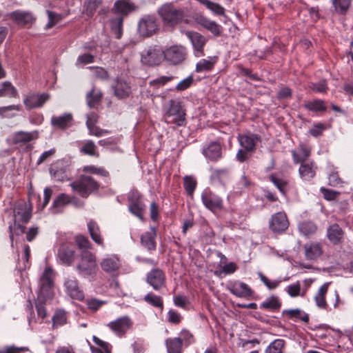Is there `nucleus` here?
Returning <instances> with one entry per match:
<instances>
[{
  "instance_id": "obj_49",
  "label": "nucleus",
  "mask_w": 353,
  "mask_h": 353,
  "mask_svg": "<svg viewBox=\"0 0 353 353\" xmlns=\"http://www.w3.org/2000/svg\"><path fill=\"white\" fill-rule=\"evenodd\" d=\"M299 230L305 236H310L316 233L317 225L311 221H304L299 223Z\"/></svg>"
},
{
  "instance_id": "obj_20",
  "label": "nucleus",
  "mask_w": 353,
  "mask_h": 353,
  "mask_svg": "<svg viewBox=\"0 0 353 353\" xmlns=\"http://www.w3.org/2000/svg\"><path fill=\"white\" fill-rule=\"evenodd\" d=\"M137 9L138 6L129 0H117L112 8V12L114 14H118V17H122L123 19L124 17L128 16Z\"/></svg>"
},
{
  "instance_id": "obj_46",
  "label": "nucleus",
  "mask_w": 353,
  "mask_h": 353,
  "mask_svg": "<svg viewBox=\"0 0 353 353\" xmlns=\"http://www.w3.org/2000/svg\"><path fill=\"white\" fill-rule=\"evenodd\" d=\"M285 345L284 339H276L266 347L265 353H283Z\"/></svg>"
},
{
  "instance_id": "obj_36",
  "label": "nucleus",
  "mask_w": 353,
  "mask_h": 353,
  "mask_svg": "<svg viewBox=\"0 0 353 353\" xmlns=\"http://www.w3.org/2000/svg\"><path fill=\"white\" fill-rule=\"evenodd\" d=\"M282 314L286 315L289 319L294 321L299 320L305 323H308L310 321L308 314L299 308L284 310L282 312Z\"/></svg>"
},
{
  "instance_id": "obj_54",
  "label": "nucleus",
  "mask_w": 353,
  "mask_h": 353,
  "mask_svg": "<svg viewBox=\"0 0 353 353\" xmlns=\"http://www.w3.org/2000/svg\"><path fill=\"white\" fill-rule=\"evenodd\" d=\"M79 151L81 154L88 156H94L97 157L99 156L97 151V146L94 142L92 140L86 141L79 149Z\"/></svg>"
},
{
  "instance_id": "obj_43",
  "label": "nucleus",
  "mask_w": 353,
  "mask_h": 353,
  "mask_svg": "<svg viewBox=\"0 0 353 353\" xmlns=\"http://www.w3.org/2000/svg\"><path fill=\"white\" fill-rule=\"evenodd\" d=\"M167 353H183L182 342L177 337L168 338L165 341Z\"/></svg>"
},
{
  "instance_id": "obj_55",
  "label": "nucleus",
  "mask_w": 353,
  "mask_h": 353,
  "mask_svg": "<svg viewBox=\"0 0 353 353\" xmlns=\"http://www.w3.org/2000/svg\"><path fill=\"white\" fill-rule=\"evenodd\" d=\"M211 60H208L203 59L199 62H198L196 65L195 71L196 72H201L203 71H211L216 63V59H213V58L210 57Z\"/></svg>"
},
{
  "instance_id": "obj_18",
  "label": "nucleus",
  "mask_w": 353,
  "mask_h": 353,
  "mask_svg": "<svg viewBox=\"0 0 353 353\" xmlns=\"http://www.w3.org/2000/svg\"><path fill=\"white\" fill-rule=\"evenodd\" d=\"M230 292L239 298L249 299L253 294V290L245 283L235 281L228 287Z\"/></svg>"
},
{
  "instance_id": "obj_14",
  "label": "nucleus",
  "mask_w": 353,
  "mask_h": 353,
  "mask_svg": "<svg viewBox=\"0 0 353 353\" xmlns=\"http://www.w3.org/2000/svg\"><path fill=\"white\" fill-rule=\"evenodd\" d=\"M49 98L50 95L48 93H42L41 94L30 93L25 97L23 103L26 110H30L43 107Z\"/></svg>"
},
{
  "instance_id": "obj_41",
  "label": "nucleus",
  "mask_w": 353,
  "mask_h": 353,
  "mask_svg": "<svg viewBox=\"0 0 353 353\" xmlns=\"http://www.w3.org/2000/svg\"><path fill=\"white\" fill-rule=\"evenodd\" d=\"M110 30L114 37L117 39L123 35V19L122 17H116L110 20Z\"/></svg>"
},
{
  "instance_id": "obj_16",
  "label": "nucleus",
  "mask_w": 353,
  "mask_h": 353,
  "mask_svg": "<svg viewBox=\"0 0 353 353\" xmlns=\"http://www.w3.org/2000/svg\"><path fill=\"white\" fill-rule=\"evenodd\" d=\"M345 232L336 223H332L327 228L326 236L334 245H342L345 242Z\"/></svg>"
},
{
  "instance_id": "obj_42",
  "label": "nucleus",
  "mask_w": 353,
  "mask_h": 353,
  "mask_svg": "<svg viewBox=\"0 0 353 353\" xmlns=\"http://www.w3.org/2000/svg\"><path fill=\"white\" fill-rule=\"evenodd\" d=\"M353 0H331L334 11L339 15H345L352 6Z\"/></svg>"
},
{
  "instance_id": "obj_30",
  "label": "nucleus",
  "mask_w": 353,
  "mask_h": 353,
  "mask_svg": "<svg viewBox=\"0 0 353 353\" xmlns=\"http://www.w3.org/2000/svg\"><path fill=\"white\" fill-rule=\"evenodd\" d=\"M303 108L307 111L314 113H324L327 110L325 101L321 99H315L305 101L303 104Z\"/></svg>"
},
{
  "instance_id": "obj_17",
  "label": "nucleus",
  "mask_w": 353,
  "mask_h": 353,
  "mask_svg": "<svg viewBox=\"0 0 353 353\" xmlns=\"http://www.w3.org/2000/svg\"><path fill=\"white\" fill-rule=\"evenodd\" d=\"M8 16L15 24L23 27L32 25L36 20L30 12L19 10L11 12Z\"/></svg>"
},
{
  "instance_id": "obj_61",
  "label": "nucleus",
  "mask_w": 353,
  "mask_h": 353,
  "mask_svg": "<svg viewBox=\"0 0 353 353\" xmlns=\"http://www.w3.org/2000/svg\"><path fill=\"white\" fill-rule=\"evenodd\" d=\"M327 125L321 122L314 123L309 130V134L313 137L318 138L323 135V132L327 130Z\"/></svg>"
},
{
  "instance_id": "obj_11",
  "label": "nucleus",
  "mask_w": 353,
  "mask_h": 353,
  "mask_svg": "<svg viewBox=\"0 0 353 353\" xmlns=\"http://www.w3.org/2000/svg\"><path fill=\"white\" fill-rule=\"evenodd\" d=\"M132 325L133 323L130 318L128 316H123L110 322L107 326L118 336L123 337L127 331L132 327Z\"/></svg>"
},
{
  "instance_id": "obj_12",
  "label": "nucleus",
  "mask_w": 353,
  "mask_h": 353,
  "mask_svg": "<svg viewBox=\"0 0 353 353\" xmlns=\"http://www.w3.org/2000/svg\"><path fill=\"white\" fill-rule=\"evenodd\" d=\"M203 155L209 161L216 163L223 157V148L219 141H211L202 150Z\"/></svg>"
},
{
  "instance_id": "obj_22",
  "label": "nucleus",
  "mask_w": 353,
  "mask_h": 353,
  "mask_svg": "<svg viewBox=\"0 0 353 353\" xmlns=\"http://www.w3.org/2000/svg\"><path fill=\"white\" fill-rule=\"evenodd\" d=\"M32 205L28 208L26 203H20L14 206V221L22 224L28 223L32 218Z\"/></svg>"
},
{
  "instance_id": "obj_7",
  "label": "nucleus",
  "mask_w": 353,
  "mask_h": 353,
  "mask_svg": "<svg viewBox=\"0 0 353 353\" xmlns=\"http://www.w3.org/2000/svg\"><path fill=\"white\" fill-rule=\"evenodd\" d=\"M137 30L142 37H150L159 30L157 17L154 15H145L138 23Z\"/></svg>"
},
{
  "instance_id": "obj_39",
  "label": "nucleus",
  "mask_w": 353,
  "mask_h": 353,
  "mask_svg": "<svg viewBox=\"0 0 353 353\" xmlns=\"http://www.w3.org/2000/svg\"><path fill=\"white\" fill-rule=\"evenodd\" d=\"M69 195L65 193L59 194L53 201L50 208L52 213L57 214L62 212L63 208L69 204Z\"/></svg>"
},
{
  "instance_id": "obj_21",
  "label": "nucleus",
  "mask_w": 353,
  "mask_h": 353,
  "mask_svg": "<svg viewBox=\"0 0 353 353\" xmlns=\"http://www.w3.org/2000/svg\"><path fill=\"white\" fill-rule=\"evenodd\" d=\"M150 230L143 232L140 237L141 244L149 252L157 249L156 238L157 236V226H150Z\"/></svg>"
},
{
  "instance_id": "obj_10",
  "label": "nucleus",
  "mask_w": 353,
  "mask_h": 353,
  "mask_svg": "<svg viewBox=\"0 0 353 353\" xmlns=\"http://www.w3.org/2000/svg\"><path fill=\"white\" fill-rule=\"evenodd\" d=\"M290 223L285 212H278L271 216L269 221V229L274 233L280 234L285 232Z\"/></svg>"
},
{
  "instance_id": "obj_32",
  "label": "nucleus",
  "mask_w": 353,
  "mask_h": 353,
  "mask_svg": "<svg viewBox=\"0 0 353 353\" xmlns=\"http://www.w3.org/2000/svg\"><path fill=\"white\" fill-rule=\"evenodd\" d=\"M210 179L213 183H218L223 186L230 179V170L228 168L214 169L212 171Z\"/></svg>"
},
{
  "instance_id": "obj_44",
  "label": "nucleus",
  "mask_w": 353,
  "mask_h": 353,
  "mask_svg": "<svg viewBox=\"0 0 353 353\" xmlns=\"http://www.w3.org/2000/svg\"><path fill=\"white\" fill-rule=\"evenodd\" d=\"M8 97L17 98L19 97L18 91L11 82L6 81L1 84L0 97Z\"/></svg>"
},
{
  "instance_id": "obj_37",
  "label": "nucleus",
  "mask_w": 353,
  "mask_h": 353,
  "mask_svg": "<svg viewBox=\"0 0 353 353\" xmlns=\"http://www.w3.org/2000/svg\"><path fill=\"white\" fill-rule=\"evenodd\" d=\"M68 168L63 165V161H58L52 164L50 168V172L58 180L63 181L67 178V171Z\"/></svg>"
},
{
  "instance_id": "obj_62",
  "label": "nucleus",
  "mask_w": 353,
  "mask_h": 353,
  "mask_svg": "<svg viewBox=\"0 0 353 353\" xmlns=\"http://www.w3.org/2000/svg\"><path fill=\"white\" fill-rule=\"evenodd\" d=\"M83 172H88L93 174H97L100 175L104 177H108L109 176V172L103 168H98L95 165H85L83 168Z\"/></svg>"
},
{
  "instance_id": "obj_2",
  "label": "nucleus",
  "mask_w": 353,
  "mask_h": 353,
  "mask_svg": "<svg viewBox=\"0 0 353 353\" xmlns=\"http://www.w3.org/2000/svg\"><path fill=\"white\" fill-rule=\"evenodd\" d=\"M157 13L160 17L164 27L174 30L180 24L185 17L183 8H176L172 2L165 3L161 6Z\"/></svg>"
},
{
  "instance_id": "obj_33",
  "label": "nucleus",
  "mask_w": 353,
  "mask_h": 353,
  "mask_svg": "<svg viewBox=\"0 0 353 353\" xmlns=\"http://www.w3.org/2000/svg\"><path fill=\"white\" fill-rule=\"evenodd\" d=\"M58 256L63 263L70 265L74 259V250L68 245H62L58 250Z\"/></svg>"
},
{
  "instance_id": "obj_60",
  "label": "nucleus",
  "mask_w": 353,
  "mask_h": 353,
  "mask_svg": "<svg viewBox=\"0 0 353 353\" xmlns=\"http://www.w3.org/2000/svg\"><path fill=\"white\" fill-rule=\"evenodd\" d=\"M52 195V190L49 187H46L44 189V197H43V201L41 204L40 203V201H41L40 195L37 196V202H38L37 203L38 210L41 211L46 207V205L48 204L49 201H50Z\"/></svg>"
},
{
  "instance_id": "obj_34",
  "label": "nucleus",
  "mask_w": 353,
  "mask_h": 353,
  "mask_svg": "<svg viewBox=\"0 0 353 353\" xmlns=\"http://www.w3.org/2000/svg\"><path fill=\"white\" fill-rule=\"evenodd\" d=\"M305 256L307 260H316L322 253V248L319 243H306L303 246Z\"/></svg>"
},
{
  "instance_id": "obj_13",
  "label": "nucleus",
  "mask_w": 353,
  "mask_h": 353,
  "mask_svg": "<svg viewBox=\"0 0 353 353\" xmlns=\"http://www.w3.org/2000/svg\"><path fill=\"white\" fill-rule=\"evenodd\" d=\"M165 274L159 268L152 269L146 275L147 283L157 291L165 286Z\"/></svg>"
},
{
  "instance_id": "obj_51",
  "label": "nucleus",
  "mask_w": 353,
  "mask_h": 353,
  "mask_svg": "<svg viewBox=\"0 0 353 353\" xmlns=\"http://www.w3.org/2000/svg\"><path fill=\"white\" fill-rule=\"evenodd\" d=\"M182 342L184 347H188L195 343V338L193 334L188 329L183 328L177 336Z\"/></svg>"
},
{
  "instance_id": "obj_53",
  "label": "nucleus",
  "mask_w": 353,
  "mask_h": 353,
  "mask_svg": "<svg viewBox=\"0 0 353 353\" xmlns=\"http://www.w3.org/2000/svg\"><path fill=\"white\" fill-rule=\"evenodd\" d=\"M143 300L149 305L160 308L161 310L163 309V301L161 296H157L152 292L148 293L143 298Z\"/></svg>"
},
{
  "instance_id": "obj_40",
  "label": "nucleus",
  "mask_w": 353,
  "mask_h": 353,
  "mask_svg": "<svg viewBox=\"0 0 353 353\" xmlns=\"http://www.w3.org/2000/svg\"><path fill=\"white\" fill-rule=\"evenodd\" d=\"M330 283H325L323 284L319 291L317 294L314 297V300L316 305L321 309H327V303L325 300V296L328 290V288Z\"/></svg>"
},
{
  "instance_id": "obj_24",
  "label": "nucleus",
  "mask_w": 353,
  "mask_h": 353,
  "mask_svg": "<svg viewBox=\"0 0 353 353\" xmlns=\"http://www.w3.org/2000/svg\"><path fill=\"white\" fill-rule=\"evenodd\" d=\"M114 91V95L118 99H125L130 97L132 93V89L130 84L118 78L115 79V84L112 86Z\"/></svg>"
},
{
  "instance_id": "obj_4",
  "label": "nucleus",
  "mask_w": 353,
  "mask_h": 353,
  "mask_svg": "<svg viewBox=\"0 0 353 353\" xmlns=\"http://www.w3.org/2000/svg\"><path fill=\"white\" fill-rule=\"evenodd\" d=\"M76 270L83 278L95 276L97 271L96 256L87 250H82Z\"/></svg>"
},
{
  "instance_id": "obj_48",
  "label": "nucleus",
  "mask_w": 353,
  "mask_h": 353,
  "mask_svg": "<svg viewBox=\"0 0 353 353\" xmlns=\"http://www.w3.org/2000/svg\"><path fill=\"white\" fill-rule=\"evenodd\" d=\"M94 87L86 94V102L89 108H94L95 105L100 103L103 98V94L101 92L97 93Z\"/></svg>"
},
{
  "instance_id": "obj_52",
  "label": "nucleus",
  "mask_w": 353,
  "mask_h": 353,
  "mask_svg": "<svg viewBox=\"0 0 353 353\" xmlns=\"http://www.w3.org/2000/svg\"><path fill=\"white\" fill-rule=\"evenodd\" d=\"M26 226L18 221H14L13 224H10L8 227L9 237L12 244L14 241V236H20L25 232Z\"/></svg>"
},
{
  "instance_id": "obj_5",
  "label": "nucleus",
  "mask_w": 353,
  "mask_h": 353,
  "mask_svg": "<svg viewBox=\"0 0 353 353\" xmlns=\"http://www.w3.org/2000/svg\"><path fill=\"white\" fill-rule=\"evenodd\" d=\"M54 272L50 267H46L39 281L37 299L51 300L54 297Z\"/></svg>"
},
{
  "instance_id": "obj_28",
  "label": "nucleus",
  "mask_w": 353,
  "mask_h": 353,
  "mask_svg": "<svg viewBox=\"0 0 353 353\" xmlns=\"http://www.w3.org/2000/svg\"><path fill=\"white\" fill-rule=\"evenodd\" d=\"M317 167L314 161L305 162L301 164L299 173L300 177L304 181H310L316 175Z\"/></svg>"
},
{
  "instance_id": "obj_8",
  "label": "nucleus",
  "mask_w": 353,
  "mask_h": 353,
  "mask_svg": "<svg viewBox=\"0 0 353 353\" xmlns=\"http://www.w3.org/2000/svg\"><path fill=\"white\" fill-rule=\"evenodd\" d=\"M163 58V50L157 46H150L141 54L142 64L148 67L160 65Z\"/></svg>"
},
{
  "instance_id": "obj_27",
  "label": "nucleus",
  "mask_w": 353,
  "mask_h": 353,
  "mask_svg": "<svg viewBox=\"0 0 353 353\" xmlns=\"http://www.w3.org/2000/svg\"><path fill=\"white\" fill-rule=\"evenodd\" d=\"M269 180L275 185L283 196L285 197L288 196L291 189L290 181L288 179L279 177L277 174H271L269 176Z\"/></svg>"
},
{
  "instance_id": "obj_35",
  "label": "nucleus",
  "mask_w": 353,
  "mask_h": 353,
  "mask_svg": "<svg viewBox=\"0 0 353 353\" xmlns=\"http://www.w3.org/2000/svg\"><path fill=\"white\" fill-rule=\"evenodd\" d=\"M281 305L282 303L279 298L276 295H271L261 303L260 308L271 312H278Z\"/></svg>"
},
{
  "instance_id": "obj_45",
  "label": "nucleus",
  "mask_w": 353,
  "mask_h": 353,
  "mask_svg": "<svg viewBox=\"0 0 353 353\" xmlns=\"http://www.w3.org/2000/svg\"><path fill=\"white\" fill-rule=\"evenodd\" d=\"M52 329H57L67 323L66 312L63 310H57L52 318Z\"/></svg>"
},
{
  "instance_id": "obj_58",
  "label": "nucleus",
  "mask_w": 353,
  "mask_h": 353,
  "mask_svg": "<svg viewBox=\"0 0 353 353\" xmlns=\"http://www.w3.org/2000/svg\"><path fill=\"white\" fill-rule=\"evenodd\" d=\"M101 266L104 272L108 273L114 272L119 269L118 261L112 258L104 259L101 263Z\"/></svg>"
},
{
  "instance_id": "obj_3",
  "label": "nucleus",
  "mask_w": 353,
  "mask_h": 353,
  "mask_svg": "<svg viewBox=\"0 0 353 353\" xmlns=\"http://www.w3.org/2000/svg\"><path fill=\"white\" fill-rule=\"evenodd\" d=\"M73 192H77L82 198H88L92 193H97L100 184L92 176L85 174L80 175L79 178L70 184Z\"/></svg>"
},
{
  "instance_id": "obj_25",
  "label": "nucleus",
  "mask_w": 353,
  "mask_h": 353,
  "mask_svg": "<svg viewBox=\"0 0 353 353\" xmlns=\"http://www.w3.org/2000/svg\"><path fill=\"white\" fill-rule=\"evenodd\" d=\"M186 35L190 40L194 50L200 55H204L203 48L207 42L205 37L194 31H188Z\"/></svg>"
},
{
  "instance_id": "obj_56",
  "label": "nucleus",
  "mask_w": 353,
  "mask_h": 353,
  "mask_svg": "<svg viewBox=\"0 0 353 353\" xmlns=\"http://www.w3.org/2000/svg\"><path fill=\"white\" fill-rule=\"evenodd\" d=\"M128 205H135L143 202V195L137 189L132 188L127 196Z\"/></svg>"
},
{
  "instance_id": "obj_29",
  "label": "nucleus",
  "mask_w": 353,
  "mask_h": 353,
  "mask_svg": "<svg viewBox=\"0 0 353 353\" xmlns=\"http://www.w3.org/2000/svg\"><path fill=\"white\" fill-rule=\"evenodd\" d=\"M37 138L38 132L37 131L33 132L19 131L12 135V141L15 145L26 144Z\"/></svg>"
},
{
  "instance_id": "obj_59",
  "label": "nucleus",
  "mask_w": 353,
  "mask_h": 353,
  "mask_svg": "<svg viewBox=\"0 0 353 353\" xmlns=\"http://www.w3.org/2000/svg\"><path fill=\"white\" fill-rule=\"evenodd\" d=\"M174 79V76H161L157 79L151 80L149 82V85L154 90H158L160 87H162L167 84L168 82L172 81Z\"/></svg>"
},
{
  "instance_id": "obj_64",
  "label": "nucleus",
  "mask_w": 353,
  "mask_h": 353,
  "mask_svg": "<svg viewBox=\"0 0 353 353\" xmlns=\"http://www.w3.org/2000/svg\"><path fill=\"white\" fill-rule=\"evenodd\" d=\"M310 88L314 92L323 94H326L329 89L325 79H321L317 83H312Z\"/></svg>"
},
{
  "instance_id": "obj_26",
  "label": "nucleus",
  "mask_w": 353,
  "mask_h": 353,
  "mask_svg": "<svg viewBox=\"0 0 353 353\" xmlns=\"http://www.w3.org/2000/svg\"><path fill=\"white\" fill-rule=\"evenodd\" d=\"M73 117L71 113H65L61 116H52L51 125L56 129L65 130L72 126Z\"/></svg>"
},
{
  "instance_id": "obj_9",
  "label": "nucleus",
  "mask_w": 353,
  "mask_h": 353,
  "mask_svg": "<svg viewBox=\"0 0 353 353\" xmlns=\"http://www.w3.org/2000/svg\"><path fill=\"white\" fill-rule=\"evenodd\" d=\"M201 201L204 206L213 213L221 211L224 208L222 198L210 190L203 191Z\"/></svg>"
},
{
  "instance_id": "obj_23",
  "label": "nucleus",
  "mask_w": 353,
  "mask_h": 353,
  "mask_svg": "<svg viewBox=\"0 0 353 353\" xmlns=\"http://www.w3.org/2000/svg\"><path fill=\"white\" fill-rule=\"evenodd\" d=\"M67 293L73 299L83 301L84 299V292L80 289L78 280L74 278H68L64 282Z\"/></svg>"
},
{
  "instance_id": "obj_6",
  "label": "nucleus",
  "mask_w": 353,
  "mask_h": 353,
  "mask_svg": "<svg viewBox=\"0 0 353 353\" xmlns=\"http://www.w3.org/2000/svg\"><path fill=\"white\" fill-rule=\"evenodd\" d=\"M164 60L170 65L182 63L186 59V49L181 45H174L163 50Z\"/></svg>"
},
{
  "instance_id": "obj_57",
  "label": "nucleus",
  "mask_w": 353,
  "mask_h": 353,
  "mask_svg": "<svg viewBox=\"0 0 353 353\" xmlns=\"http://www.w3.org/2000/svg\"><path fill=\"white\" fill-rule=\"evenodd\" d=\"M150 217L154 223H157L155 226L159 227V221L161 218L160 214V208L159 204L153 201L150 205Z\"/></svg>"
},
{
  "instance_id": "obj_63",
  "label": "nucleus",
  "mask_w": 353,
  "mask_h": 353,
  "mask_svg": "<svg viewBox=\"0 0 353 353\" xmlns=\"http://www.w3.org/2000/svg\"><path fill=\"white\" fill-rule=\"evenodd\" d=\"M238 69L239 74L243 77H248L252 81H259L261 80L257 73L252 72V69L245 68L241 64L238 65Z\"/></svg>"
},
{
  "instance_id": "obj_47",
  "label": "nucleus",
  "mask_w": 353,
  "mask_h": 353,
  "mask_svg": "<svg viewBox=\"0 0 353 353\" xmlns=\"http://www.w3.org/2000/svg\"><path fill=\"white\" fill-rule=\"evenodd\" d=\"M146 205L144 201L135 205H128L129 212L141 221H144L145 220L144 215Z\"/></svg>"
},
{
  "instance_id": "obj_31",
  "label": "nucleus",
  "mask_w": 353,
  "mask_h": 353,
  "mask_svg": "<svg viewBox=\"0 0 353 353\" xmlns=\"http://www.w3.org/2000/svg\"><path fill=\"white\" fill-rule=\"evenodd\" d=\"M101 3V0H84L82 5L81 14L83 16H86L88 19L93 17Z\"/></svg>"
},
{
  "instance_id": "obj_38",
  "label": "nucleus",
  "mask_w": 353,
  "mask_h": 353,
  "mask_svg": "<svg viewBox=\"0 0 353 353\" xmlns=\"http://www.w3.org/2000/svg\"><path fill=\"white\" fill-rule=\"evenodd\" d=\"M88 230L92 241L98 245H103V240L101 235L99 225L94 220H90L88 223Z\"/></svg>"
},
{
  "instance_id": "obj_50",
  "label": "nucleus",
  "mask_w": 353,
  "mask_h": 353,
  "mask_svg": "<svg viewBox=\"0 0 353 353\" xmlns=\"http://www.w3.org/2000/svg\"><path fill=\"white\" fill-rule=\"evenodd\" d=\"M183 188L187 194L191 198L193 197L194 190L197 185L196 180L193 176H185L183 178Z\"/></svg>"
},
{
  "instance_id": "obj_1",
  "label": "nucleus",
  "mask_w": 353,
  "mask_h": 353,
  "mask_svg": "<svg viewBox=\"0 0 353 353\" xmlns=\"http://www.w3.org/2000/svg\"><path fill=\"white\" fill-rule=\"evenodd\" d=\"M186 116L185 105L180 98L169 100L164 114L167 123L174 124L178 127H185L187 125Z\"/></svg>"
},
{
  "instance_id": "obj_15",
  "label": "nucleus",
  "mask_w": 353,
  "mask_h": 353,
  "mask_svg": "<svg viewBox=\"0 0 353 353\" xmlns=\"http://www.w3.org/2000/svg\"><path fill=\"white\" fill-rule=\"evenodd\" d=\"M195 22L210 32L215 37H220L223 34V28L221 25L202 14L196 16Z\"/></svg>"
},
{
  "instance_id": "obj_19",
  "label": "nucleus",
  "mask_w": 353,
  "mask_h": 353,
  "mask_svg": "<svg viewBox=\"0 0 353 353\" xmlns=\"http://www.w3.org/2000/svg\"><path fill=\"white\" fill-rule=\"evenodd\" d=\"M238 141L242 148L246 149L248 151L255 152L258 141H261V136L248 132L246 134H239Z\"/></svg>"
}]
</instances>
